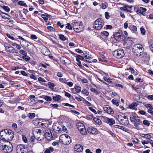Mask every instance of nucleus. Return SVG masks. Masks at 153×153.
Here are the masks:
<instances>
[{"label":"nucleus","mask_w":153,"mask_h":153,"mask_svg":"<svg viewBox=\"0 0 153 153\" xmlns=\"http://www.w3.org/2000/svg\"><path fill=\"white\" fill-rule=\"evenodd\" d=\"M61 97L59 95H57L56 96L53 97V99L55 101L59 100L61 99Z\"/></svg>","instance_id":"nucleus-37"},{"label":"nucleus","mask_w":153,"mask_h":153,"mask_svg":"<svg viewBox=\"0 0 153 153\" xmlns=\"http://www.w3.org/2000/svg\"><path fill=\"white\" fill-rule=\"evenodd\" d=\"M40 16L44 19L45 22H47L48 20V16H50V15H48L47 13L45 14H41Z\"/></svg>","instance_id":"nucleus-27"},{"label":"nucleus","mask_w":153,"mask_h":153,"mask_svg":"<svg viewBox=\"0 0 153 153\" xmlns=\"http://www.w3.org/2000/svg\"><path fill=\"white\" fill-rule=\"evenodd\" d=\"M109 35V33L106 31H104L101 33L100 36L101 38H105L107 37Z\"/></svg>","instance_id":"nucleus-24"},{"label":"nucleus","mask_w":153,"mask_h":153,"mask_svg":"<svg viewBox=\"0 0 153 153\" xmlns=\"http://www.w3.org/2000/svg\"><path fill=\"white\" fill-rule=\"evenodd\" d=\"M9 131H7V129L2 130L0 132V137L3 138V137L5 135L6 136V133H9Z\"/></svg>","instance_id":"nucleus-25"},{"label":"nucleus","mask_w":153,"mask_h":153,"mask_svg":"<svg viewBox=\"0 0 153 153\" xmlns=\"http://www.w3.org/2000/svg\"><path fill=\"white\" fill-rule=\"evenodd\" d=\"M94 121L98 125H100L101 124V121L97 118H94Z\"/></svg>","instance_id":"nucleus-36"},{"label":"nucleus","mask_w":153,"mask_h":153,"mask_svg":"<svg viewBox=\"0 0 153 153\" xmlns=\"http://www.w3.org/2000/svg\"><path fill=\"white\" fill-rule=\"evenodd\" d=\"M53 128L56 133L61 132L63 130L62 126L59 123H55L53 125Z\"/></svg>","instance_id":"nucleus-10"},{"label":"nucleus","mask_w":153,"mask_h":153,"mask_svg":"<svg viewBox=\"0 0 153 153\" xmlns=\"http://www.w3.org/2000/svg\"><path fill=\"white\" fill-rule=\"evenodd\" d=\"M104 80L105 81L107 82H112V79H110L109 78H107L106 77H104Z\"/></svg>","instance_id":"nucleus-55"},{"label":"nucleus","mask_w":153,"mask_h":153,"mask_svg":"<svg viewBox=\"0 0 153 153\" xmlns=\"http://www.w3.org/2000/svg\"><path fill=\"white\" fill-rule=\"evenodd\" d=\"M59 141L64 144H69L71 142L70 137L68 134H62L59 137Z\"/></svg>","instance_id":"nucleus-2"},{"label":"nucleus","mask_w":153,"mask_h":153,"mask_svg":"<svg viewBox=\"0 0 153 153\" xmlns=\"http://www.w3.org/2000/svg\"><path fill=\"white\" fill-rule=\"evenodd\" d=\"M104 24V22L101 18L97 19L95 22L94 25V28L97 30H100Z\"/></svg>","instance_id":"nucleus-3"},{"label":"nucleus","mask_w":153,"mask_h":153,"mask_svg":"<svg viewBox=\"0 0 153 153\" xmlns=\"http://www.w3.org/2000/svg\"><path fill=\"white\" fill-rule=\"evenodd\" d=\"M140 30L141 33L143 35H145L146 32L145 29L143 27H141Z\"/></svg>","instance_id":"nucleus-52"},{"label":"nucleus","mask_w":153,"mask_h":153,"mask_svg":"<svg viewBox=\"0 0 153 153\" xmlns=\"http://www.w3.org/2000/svg\"><path fill=\"white\" fill-rule=\"evenodd\" d=\"M73 27L75 31L77 33L80 32L84 30L82 23L79 22H74L73 24Z\"/></svg>","instance_id":"nucleus-4"},{"label":"nucleus","mask_w":153,"mask_h":153,"mask_svg":"<svg viewBox=\"0 0 153 153\" xmlns=\"http://www.w3.org/2000/svg\"><path fill=\"white\" fill-rule=\"evenodd\" d=\"M59 81L62 83H66V82H67L66 81V78H59Z\"/></svg>","instance_id":"nucleus-46"},{"label":"nucleus","mask_w":153,"mask_h":153,"mask_svg":"<svg viewBox=\"0 0 153 153\" xmlns=\"http://www.w3.org/2000/svg\"><path fill=\"white\" fill-rule=\"evenodd\" d=\"M146 107L147 108H149L151 109H153V106L150 104H147L146 105Z\"/></svg>","instance_id":"nucleus-56"},{"label":"nucleus","mask_w":153,"mask_h":153,"mask_svg":"<svg viewBox=\"0 0 153 153\" xmlns=\"http://www.w3.org/2000/svg\"><path fill=\"white\" fill-rule=\"evenodd\" d=\"M42 53L46 56H48L50 54L49 50L46 47H44L42 49Z\"/></svg>","instance_id":"nucleus-21"},{"label":"nucleus","mask_w":153,"mask_h":153,"mask_svg":"<svg viewBox=\"0 0 153 153\" xmlns=\"http://www.w3.org/2000/svg\"><path fill=\"white\" fill-rule=\"evenodd\" d=\"M76 59L83 60L84 59V57L80 55H77L76 56Z\"/></svg>","instance_id":"nucleus-47"},{"label":"nucleus","mask_w":153,"mask_h":153,"mask_svg":"<svg viewBox=\"0 0 153 153\" xmlns=\"http://www.w3.org/2000/svg\"><path fill=\"white\" fill-rule=\"evenodd\" d=\"M114 39L118 41H121L123 40V37L119 33H117L114 34Z\"/></svg>","instance_id":"nucleus-19"},{"label":"nucleus","mask_w":153,"mask_h":153,"mask_svg":"<svg viewBox=\"0 0 153 153\" xmlns=\"http://www.w3.org/2000/svg\"><path fill=\"white\" fill-rule=\"evenodd\" d=\"M107 7V3H102L101 5V8L104 9L106 8Z\"/></svg>","instance_id":"nucleus-54"},{"label":"nucleus","mask_w":153,"mask_h":153,"mask_svg":"<svg viewBox=\"0 0 153 153\" xmlns=\"http://www.w3.org/2000/svg\"><path fill=\"white\" fill-rule=\"evenodd\" d=\"M50 106L52 107H53L54 108H57L59 106L57 104H51L50 105Z\"/></svg>","instance_id":"nucleus-63"},{"label":"nucleus","mask_w":153,"mask_h":153,"mask_svg":"<svg viewBox=\"0 0 153 153\" xmlns=\"http://www.w3.org/2000/svg\"><path fill=\"white\" fill-rule=\"evenodd\" d=\"M22 140H23L25 143H27V138L26 137H25L24 135H22Z\"/></svg>","instance_id":"nucleus-62"},{"label":"nucleus","mask_w":153,"mask_h":153,"mask_svg":"<svg viewBox=\"0 0 153 153\" xmlns=\"http://www.w3.org/2000/svg\"><path fill=\"white\" fill-rule=\"evenodd\" d=\"M137 117V116H135L134 117H130V120L131 122H134V121H135V119Z\"/></svg>","instance_id":"nucleus-49"},{"label":"nucleus","mask_w":153,"mask_h":153,"mask_svg":"<svg viewBox=\"0 0 153 153\" xmlns=\"http://www.w3.org/2000/svg\"><path fill=\"white\" fill-rule=\"evenodd\" d=\"M66 28L68 29L71 30L72 29V26L69 23L67 24V25L66 26Z\"/></svg>","instance_id":"nucleus-59"},{"label":"nucleus","mask_w":153,"mask_h":153,"mask_svg":"<svg viewBox=\"0 0 153 153\" xmlns=\"http://www.w3.org/2000/svg\"><path fill=\"white\" fill-rule=\"evenodd\" d=\"M114 56L117 59H121L124 56V53L123 49H118L114 51L113 53Z\"/></svg>","instance_id":"nucleus-6"},{"label":"nucleus","mask_w":153,"mask_h":153,"mask_svg":"<svg viewBox=\"0 0 153 153\" xmlns=\"http://www.w3.org/2000/svg\"><path fill=\"white\" fill-rule=\"evenodd\" d=\"M128 6L127 5L125 7H121L120 8V9L121 10H123L125 11H126L128 12H129V13H131L132 11L131 10H129L128 9Z\"/></svg>","instance_id":"nucleus-28"},{"label":"nucleus","mask_w":153,"mask_h":153,"mask_svg":"<svg viewBox=\"0 0 153 153\" xmlns=\"http://www.w3.org/2000/svg\"><path fill=\"white\" fill-rule=\"evenodd\" d=\"M45 136L48 140H51L53 139L51 130L49 128H47L45 131Z\"/></svg>","instance_id":"nucleus-12"},{"label":"nucleus","mask_w":153,"mask_h":153,"mask_svg":"<svg viewBox=\"0 0 153 153\" xmlns=\"http://www.w3.org/2000/svg\"><path fill=\"white\" fill-rule=\"evenodd\" d=\"M44 99L46 100L48 102L51 101L52 99L51 97L48 96H45Z\"/></svg>","instance_id":"nucleus-42"},{"label":"nucleus","mask_w":153,"mask_h":153,"mask_svg":"<svg viewBox=\"0 0 153 153\" xmlns=\"http://www.w3.org/2000/svg\"><path fill=\"white\" fill-rule=\"evenodd\" d=\"M115 127L116 128H118L122 130H123L124 131H126V129L124 127L120 126L115 125Z\"/></svg>","instance_id":"nucleus-35"},{"label":"nucleus","mask_w":153,"mask_h":153,"mask_svg":"<svg viewBox=\"0 0 153 153\" xmlns=\"http://www.w3.org/2000/svg\"><path fill=\"white\" fill-rule=\"evenodd\" d=\"M60 62L63 64L65 65H68L71 63V61L66 58L64 56H62L60 57Z\"/></svg>","instance_id":"nucleus-17"},{"label":"nucleus","mask_w":153,"mask_h":153,"mask_svg":"<svg viewBox=\"0 0 153 153\" xmlns=\"http://www.w3.org/2000/svg\"><path fill=\"white\" fill-rule=\"evenodd\" d=\"M2 8L6 11L7 12H9L10 10V9L9 7L6 6H2Z\"/></svg>","instance_id":"nucleus-39"},{"label":"nucleus","mask_w":153,"mask_h":153,"mask_svg":"<svg viewBox=\"0 0 153 153\" xmlns=\"http://www.w3.org/2000/svg\"><path fill=\"white\" fill-rule=\"evenodd\" d=\"M7 129L9 131V133H6V137H7L9 140H11L14 137V133L11 130Z\"/></svg>","instance_id":"nucleus-15"},{"label":"nucleus","mask_w":153,"mask_h":153,"mask_svg":"<svg viewBox=\"0 0 153 153\" xmlns=\"http://www.w3.org/2000/svg\"><path fill=\"white\" fill-rule=\"evenodd\" d=\"M83 56L86 59L90 58L91 56V54L87 53L86 52H85V53H83Z\"/></svg>","instance_id":"nucleus-30"},{"label":"nucleus","mask_w":153,"mask_h":153,"mask_svg":"<svg viewBox=\"0 0 153 153\" xmlns=\"http://www.w3.org/2000/svg\"><path fill=\"white\" fill-rule=\"evenodd\" d=\"M28 116L30 118H33L35 117V115L34 113H30L28 114Z\"/></svg>","instance_id":"nucleus-43"},{"label":"nucleus","mask_w":153,"mask_h":153,"mask_svg":"<svg viewBox=\"0 0 153 153\" xmlns=\"http://www.w3.org/2000/svg\"><path fill=\"white\" fill-rule=\"evenodd\" d=\"M4 141L3 140H0V149L1 150H3L5 146L4 145H5L4 143Z\"/></svg>","instance_id":"nucleus-29"},{"label":"nucleus","mask_w":153,"mask_h":153,"mask_svg":"<svg viewBox=\"0 0 153 153\" xmlns=\"http://www.w3.org/2000/svg\"><path fill=\"white\" fill-rule=\"evenodd\" d=\"M59 37L60 39L64 41L65 40L66 38L62 34H60L59 35Z\"/></svg>","instance_id":"nucleus-50"},{"label":"nucleus","mask_w":153,"mask_h":153,"mask_svg":"<svg viewBox=\"0 0 153 153\" xmlns=\"http://www.w3.org/2000/svg\"><path fill=\"white\" fill-rule=\"evenodd\" d=\"M22 58L26 61H28L30 59V57L27 55L25 56H23Z\"/></svg>","instance_id":"nucleus-44"},{"label":"nucleus","mask_w":153,"mask_h":153,"mask_svg":"<svg viewBox=\"0 0 153 153\" xmlns=\"http://www.w3.org/2000/svg\"><path fill=\"white\" fill-rule=\"evenodd\" d=\"M139 117L138 116L135 119V121H134V125L135 127H137L141 123V121L139 119Z\"/></svg>","instance_id":"nucleus-22"},{"label":"nucleus","mask_w":153,"mask_h":153,"mask_svg":"<svg viewBox=\"0 0 153 153\" xmlns=\"http://www.w3.org/2000/svg\"><path fill=\"white\" fill-rule=\"evenodd\" d=\"M106 120L110 125H112L115 124V121L113 118L110 119L108 118H107Z\"/></svg>","instance_id":"nucleus-26"},{"label":"nucleus","mask_w":153,"mask_h":153,"mask_svg":"<svg viewBox=\"0 0 153 153\" xmlns=\"http://www.w3.org/2000/svg\"><path fill=\"white\" fill-rule=\"evenodd\" d=\"M49 87L51 89L53 88L54 86V84L51 82H49L48 84Z\"/></svg>","instance_id":"nucleus-48"},{"label":"nucleus","mask_w":153,"mask_h":153,"mask_svg":"<svg viewBox=\"0 0 153 153\" xmlns=\"http://www.w3.org/2000/svg\"><path fill=\"white\" fill-rule=\"evenodd\" d=\"M87 131L88 133L93 134H96L98 132L97 129L92 127H90L88 128L87 129Z\"/></svg>","instance_id":"nucleus-18"},{"label":"nucleus","mask_w":153,"mask_h":153,"mask_svg":"<svg viewBox=\"0 0 153 153\" xmlns=\"http://www.w3.org/2000/svg\"><path fill=\"white\" fill-rule=\"evenodd\" d=\"M77 126L80 133L83 135H85L86 133V130L84 125L81 123H78Z\"/></svg>","instance_id":"nucleus-13"},{"label":"nucleus","mask_w":153,"mask_h":153,"mask_svg":"<svg viewBox=\"0 0 153 153\" xmlns=\"http://www.w3.org/2000/svg\"><path fill=\"white\" fill-rule=\"evenodd\" d=\"M19 52L21 54L23 55V56H25L27 55V53L25 51H24L22 50H20Z\"/></svg>","instance_id":"nucleus-45"},{"label":"nucleus","mask_w":153,"mask_h":153,"mask_svg":"<svg viewBox=\"0 0 153 153\" xmlns=\"http://www.w3.org/2000/svg\"><path fill=\"white\" fill-rule=\"evenodd\" d=\"M0 15L3 19H9L10 17L9 15L3 12H1L0 13Z\"/></svg>","instance_id":"nucleus-23"},{"label":"nucleus","mask_w":153,"mask_h":153,"mask_svg":"<svg viewBox=\"0 0 153 153\" xmlns=\"http://www.w3.org/2000/svg\"><path fill=\"white\" fill-rule=\"evenodd\" d=\"M81 88L79 86H76L75 87V91L77 93H79L81 91Z\"/></svg>","instance_id":"nucleus-40"},{"label":"nucleus","mask_w":153,"mask_h":153,"mask_svg":"<svg viewBox=\"0 0 153 153\" xmlns=\"http://www.w3.org/2000/svg\"><path fill=\"white\" fill-rule=\"evenodd\" d=\"M151 137H152L151 135L149 134H146L145 138L148 139H149L151 138Z\"/></svg>","instance_id":"nucleus-60"},{"label":"nucleus","mask_w":153,"mask_h":153,"mask_svg":"<svg viewBox=\"0 0 153 153\" xmlns=\"http://www.w3.org/2000/svg\"><path fill=\"white\" fill-rule=\"evenodd\" d=\"M37 36L34 34H31L30 35V38L33 40L36 39H37Z\"/></svg>","instance_id":"nucleus-51"},{"label":"nucleus","mask_w":153,"mask_h":153,"mask_svg":"<svg viewBox=\"0 0 153 153\" xmlns=\"http://www.w3.org/2000/svg\"><path fill=\"white\" fill-rule=\"evenodd\" d=\"M131 30L133 32H134V31H136L137 30V28L136 26H133L132 28L131 29Z\"/></svg>","instance_id":"nucleus-64"},{"label":"nucleus","mask_w":153,"mask_h":153,"mask_svg":"<svg viewBox=\"0 0 153 153\" xmlns=\"http://www.w3.org/2000/svg\"><path fill=\"white\" fill-rule=\"evenodd\" d=\"M69 87H72L73 85V83L71 82H66V83Z\"/></svg>","instance_id":"nucleus-61"},{"label":"nucleus","mask_w":153,"mask_h":153,"mask_svg":"<svg viewBox=\"0 0 153 153\" xmlns=\"http://www.w3.org/2000/svg\"><path fill=\"white\" fill-rule=\"evenodd\" d=\"M53 148L51 147H50L48 149H46L45 151V153H50L51 152H52L53 151Z\"/></svg>","instance_id":"nucleus-31"},{"label":"nucleus","mask_w":153,"mask_h":153,"mask_svg":"<svg viewBox=\"0 0 153 153\" xmlns=\"http://www.w3.org/2000/svg\"><path fill=\"white\" fill-rule=\"evenodd\" d=\"M111 102L113 104L116 105V106H119V102L117 100L113 99Z\"/></svg>","instance_id":"nucleus-38"},{"label":"nucleus","mask_w":153,"mask_h":153,"mask_svg":"<svg viewBox=\"0 0 153 153\" xmlns=\"http://www.w3.org/2000/svg\"><path fill=\"white\" fill-rule=\"evenodd\" d=\"M149 44L150 49L151 51L153 53V42L152 41H149Z\"/></svg>","instance_id":"nucleus-33"},{"label":"nucleus","mask_w":153,"mask_h":153,"mask_svg":"<svg viewBox=\"0 0 153 153\" xmlns=\"http://www.w3.org/2000/svg\"><path fill=\"white\" fill-rule=\"evenodd\" d=\"M33 134L35 136L36 138L39 140H41L43 139L44 136V133L40 129H38L35 130L33 131Z\"/></svg>","instance_id":"nucleus-7"},{"label":"nucleus","mask_w":153,"mask_h":153,"mask_svg":"<svg viewBox=\"0 0 153 153\" xmlns=\"http://www.w3.org/2000/svg\"><path fill=\"white\" fill-rule=\"evenodd\" d=\"M143 123L144 125L147 126H149L150 124L149 122L146 120H144L143 122Z\"/></svg>","instance_id":"nucleus-41"},{"label":"nucleus","mask_w":153,"mask_h":153,"mask_svg":"<svg viewBox=\"0 0 153 153\" xmlns=\"http://www.w3.org/2000/svg\"><path fill=\"white\" fill-rule=\"evenodd\" d=\"M3 151L5 152L9 153L13 150V148L12 144L10 142H7V144L5 145Z\"/></svg>","instance_id":"nucleus-11"},{"label":"nucleus","mask_w":153,"mask_h":153,"mask_svg":"<svg viewBox=\"0 0 153 153\" xmlns=\"http://www.w3.org/2000/svg\"><path fill=\"white\" fill-rule=\"evenodd\" d=\"M103 109L106 112L109 114H112L114 113V110L108 105H104L103 107Z\"/></svg>","instance_id":"nucleus-14"},{"label":"nucleus","mask_w":153,"mask_h":153,"mask_svg":"<svg viewBox=\"0 0 153 153\" xmlns=\"http://www.w3.org/2000/svg\"><path fill=\"white\" fill-rule=\"evenodd\" d=\"M127 70H130L131 73L135 75H136L137 74V73L135 71L131 68H129L126 69Z\"/></svg>","instance_id":"nucleus-32"},{"label":"nucleus","mask_w":153,"mask_h":153,"mask_svg":"<svg viewBox=\"0 0 153 153\" xmlns=\"http://www.w3.org/2000/svg\"><path fill=\"white\" fill-rule=\"evenodd\" d=\"M18 4L20 5L25 6L26 5V3L24 1H20L18 2Z\"/></svg>","instance_id":"nucleus-58"},{"label":"nucleus","mask_w":153,"mask_h":153,"mask_svg":"<svg viewBox=\"0 0 153 153\" xmlns=\"http://www.w3.org/2000/svg\"><path fill=\"white\" fill-rule=\"evenodd\" d=\"M132 51L135 55L139 56L143 54L144 48L140 44H136L133 46Z\"/></svg>","instance_id":"nucleus-1"},{"label":"nucleus","mask_w":153,"mask_h":153,"mask_svg":"<svg viewBox=\"0 0 153 153\" xmlns=\"http://www.w3.org/2000/svg\"><path fill=\"white\" fill-rule=\"evenodd\" d=\"M89 109L90 111H92L93 112H94L95 114H97V111L93 108L90 107H89Z\"/></svg>","instance_id":"nucleus-57"},{"label":"nucleus","mask_w":153,"mask_h":153,"mask_svg":"<svg viewBox=\"0 0 153 153\" xmlns=\"http://www.w3.org/2000/svg\"><path fill=\"white\" fill-rule=\"evenodd\" d=\"M146 10H147L146 8L141 7L138 9L137 11H136V12L137 14L140 15H142L145 16V13Z\"/></svg>","instance_id":"nucleus-16"},{"label":"nucleus","mask_w":153,"mask_h":153,"mask_svg":"<svg viewBox=\"0 0 153 153\" xmlns=\"http://www.w3.org/2000/svg\"><path fill=\"white\" fill-rule=\"evenodd\" d=\"M105 18L107 19H109L110 18V16L109 15V13L108 12H105Z\"/></svg>","instance_id":"nucleus-53"},{"label":"nucleus","mask_w":153,"mask_h":153,"mask_svg":"<svg viewBox=\"0 0 153 153\" xmlns=\"http://www.w3.org/2000/svg\"><path fill=\"white\" fill-rule=\"evenodd\" d=\"M74 148L75 151L78 152H81L83 150V147L80 144H76Z\"/></svg>","instance_id":"nucleus-20"},{"label":"nucleus","mask_w":153,"mask_h":153,"mask_svg":"<svg viewBox=\"0 0 153 153\" xmlns=\"http://www.w3.org/2000/svg\"><path fill=\"white\" fill-rule=\"evenodd\" d=\"M28 148L27 146L23 144H20L17 145L16 147L17 153H27Z\"/></svg>","instance_id":"nucleus-5"},{"label":"nucleus","mask_w":153,"mask_h":153,"mask_svg":"<svg viewBox=\"0 0 153 153\" xmlns=\"http://www.w3.org/2000/svg\"><path fill=\"white\" fill-rule=\"evenodd\" d=\"M137 105V104L136 102H133L129 105V107L131 109H134Z\"/></svg>","instance_id":"nucleus-34"},{"label":"nucleus","mask_w":153,"mask_h":153,"mask_svg":"<svg viewBox=\"0 0 153 153\" xmlns=\"http://www.w3.org/2000/svg\"><path fill=\"white\" fill-rule=\"evenodd\" d=\"M4 46L7 52L10 53H18V52L17 50L11 46L9 44L5 43L4 44Z\"/></svg>","instance_id":"nucleus-9"},{"label":"nucleus","mask_w":153,"mask_h":153,"mask_svg":"<svg viewBox=\"0 0 153 153\" xmlns=\"http://www.w3.org/2000/svg\"><path fill=\"white\" fill-rule=\"evenodd\" d=\"M117 119L119 121L122 125H127L129 123L128 119L125 116L118 115Z\"/></svg>","instance_id":"nucleus-8"}]
</instances>
